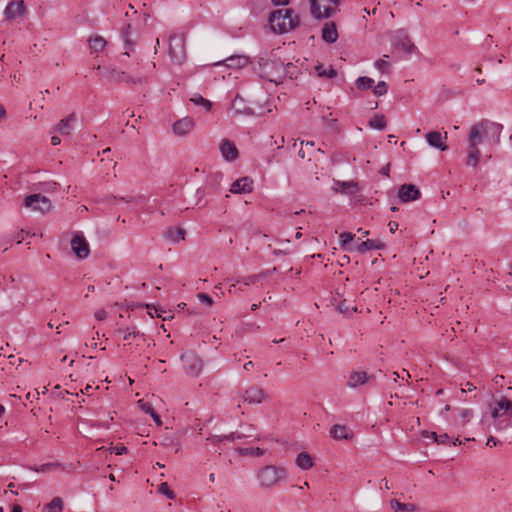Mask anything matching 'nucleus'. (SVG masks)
Segmentation results:
<instances>
[{
  "label": "nucleus",
  "mask_w": 512,
  "mask_h": 512,
  "mask_svg": "<svg viewBox=\"0 0 512 512\" xmlns=\"http://www.w3.org/2000/svg\"><path fill=\"white\" fill-rule=\"evenodd\" d=\"M502 129V125L490 121H481L470 128L465 161L467 166L475 168L479 164L480 145L495 146L499 144Z\"/></svg>",
  "instance_id": "nucleus-1"
},
{
  "label": "nucleus",
  "mask_w": 512,
  "mask_h": 512,
  "mask_svg": "<svg viewBox=\"0 0 512 512\" xmlns=\"http://www.w3.org/2000/svg\"><path fill=\"white\" fill-rule=\"evenodd\" d=\"M258 486L263 490L275 488L287 478L286 469L276 465H266L255 472Z\"/></svg>",
  "instance_id": "nucleus-2"
},
{
  "label": "nucleus",
  "mask_w": 512,
  "mask_h": 512,
  "mask_svg": "<svg viewBox=\"0 0 512 512\" xmlns=\"http://www.w3.org/2000/svg\"><path fill=\"white\" fill-rule=\"evenodd\" d=\"M271 28L276 33H286L299 25V17L291 9H279L269 17Z\"/></svg>",
  "instance_id": "nucleus-3"
},
{
  "label": "nucleus",
  "mask_w": 512,
  "mask_h": 512,
  "mask_svg": "<svg viewBox=\"0 0 512 512\" xmlns=\"http://www.w3.org/2000/svg\"><path fill=\"white\" fill-rule=\"evenodd\" d=\"M96 69L102 72V76L108 83L142 84L147 81V76L140 71L133 76L112 67L102 68L98 65Z\"/></svg>",
  "instance_id": "nucleus-4"
},
{
  "label": "nucleus",
  "mask_w": 512,
  "mask_h": 512,
  "mask_svg": "<svg viewBox=\"0 0 512 512\" xmlns=\"http://www.w3.org/2000/svg\"><path fill=\"white\" fill-rule=\"evenodd\" d=\"M287 72L284 63L279 59L260 58L259 60V74L270 82L280 83L286 77Z\"/></svg>",
  "instance_id": "nucleus-5"
},
{
  "label": "nucleus",
  "mask_w": 512,
  "mask_h": 512,
  "mask_svg": "<svg viewBox=\"0 0 512 512\" xmlns=\"http://www.w3.org/2000/svg\"><path fill=\"white\" fill-rule=\"evenodd\" d=\"M492 418L497 430L512 427V401L506 397H501L496 401L492 411Z\"/></svg>",
  "instance_id": "nucleus-6"
},
{
  "label": "nucleus",
  "mask_w": 512,
  "mask_h": 512,
  "mask_svg": "<svg viewBox=\"0 0 512 512\" xmlns=\"http://www.w3.org/2000/svg\"><path fill=\"white\" fill-rule=\"evenodd\" d=\"M339 0H310L311 14L316 19L329 18L335 13V8L331 5H337Z\"/></svg>",
  "instance_id": "nucleus-7"
},
{
  "label": "nucleus",
  "mask_w": 512,
  "mask_h": 512,
  "mask_svg": "<svg viewBox=\"0 0 512 512\" xmlns=\"http://www.w3.org/2000/svg\"><path fill=\"white\" fill-rule=\"evenodd\" d=\"M169 56L176 64H181L186 58L184 38L181 35H172L169 39Z\"/></svg>",
  "instance_id": "nucleus-8"
},
{
  "label": "nucleus",
  "mask_w": 512,
  "mask_h": 512,
  "mask_svg": "<svg viewBox=\"0 0 512 512\" xmlns=\"http://www.w3.org/2000/svg\"><path fill=\"white\" fill-rule=\"evenodd\" d=\"M24 205L32 211L47 213L52 208L51 201L42 194H31L24 199Z\"/></svg>",
  "instance_id": "nucleus-9"
},
{
  "label": "nucleus",
  "mask_w": 512,
  "mask_h": 512,
  "mask_svg": "<svg viewBox=\"0 0 512 512\" xmlns=\"http://www.w3.org/2000/svg\"><path fill=\"white\" fill-rule=\"evenodd\" d=\"M185 371L192 376H196L202 369L201 360L193 353L187 352L181 355Z\"/></svg>",
  "instance_id": "nucleus-10"
},
{
  "label": "nucleus",
  "mask_w": 512,
  "mask_h": 512,
  "mask_svg": "<svg viewBox=\"0 0 512 512\" xmlns=\"http://www.w3.org/2000/svg\"><path fill=\"white\" fill-rule=\"evenodd\" d=\"M394 45L397 49L405 53H412L416 49L414 43L405 30L396 31Z\"/></svg>",
  "instance_id": "nucleus-11"
},
{
  "label": "nucleus",
  "mask_w": 512,
  "mask_h": 512,
  "mask_svg": "<svg viewBox=\"0 0 512 512\" xmlns=\"http://www.w3.org/2000/svg\"><path fill=\"white\" fill-rule=\"evenodd\" d=\"M420 196V190L414 184H403L399 187L398 198L402 203L416 201Z\"/></svg>",
  "instance_id": "nucleus-12"
},
{
  "label": "nucleus",
  "mask_w": 512,
  "mask_h": 512,
  "mask_svg": "<svg viewBox=\"0 0 512 512\" xmlns=\"http://www.w3.org/2000/svg\"><path fill=\"white\" fill-rule=\"evenodd\" d=\"M269 398L268 394L257 386L245 390L243 401L249 404H261Z\"/></svg>",
  "instance_id": "nucleus-13"
},
{
  "label": "nucleus",
  "mask_w": 512,
  "mask_h": 512,
  "mask_svg": "<svg viewBox=\"0 0 512 512\" xmlns=\"http://www.w3.org/2000/svg\"><path fill=\"white\" fill-rule=\"evenodd\" d=\"M71 249L79 259L87 258L90 252L88 242L81 235H75L71 239Z\"/></svg>",
  "instance_id": "nucleus-14"
},
{
  "label": "nucleus",
  "mask_w": 512,
  "mask_h": 512,
  "mask_svg": "<svg viewBox=\"0 0 512 512\" xmlns=\"http://www.w3.org/2000/svg\"><path fill=\"white\" fill-rule=\"evenodd\" d=\"M447 137V132H444V134H442L439 131H430L425 135L428 144L433 148L440 149L441 151H445L448 149V146L445 143Z\"/></svg>",
  "instance_id": "nucleus-15"
},
{
  "label": "nucleus",
  "mask_w": 512,
  "mask_h": 512,
  "mask_svg": "<svg viewBox=\"0 0 512 512\" xmlns=\"http://www.w3.org/2000/svg\"><path fill=\"white\" fill-rule=\"evenodd\" d=\"M26 6L23 0H15L8 3L5 8V16L8 20H14L26 13Z\"/></svg>",
  "instance_id": "nucleus-16"
},
{
  "label": "nucleus",
  "mask_w": 512,
  "mask_h": 512,
  "mask_svg": "<svg viewBox=\"0 0 512 512\" xmlns=\"http://www.w3.org/2000/svg\"><path fill=\"white\" fill-rule=\"evenodd\" d=\"M253 190V180L244 176L237 179L235 182L231 184L230 192L233 194H246L251 193Z\"/></svg>",
  "instance_id": "nucleus-17"
},
{
  "label": "nucleus",
  "mask_w": 512,
  "mask_h": 512,
  "mask_svg": "<svg viewBox=\"0 0 512 512\" xmlns=\"http://www.w3.org/2000/svg\"><path fill=\"white\" fill-rule=\"evenodd\" d=\"M124 332V346H132L133 344H135L136 347H139L142 343L146 341L145 335L142 334L135 327L127 328Z\"/></svg>",
  "instance_id": "nucleus-18"
},
{
  "label": "nucleus",
  "mask_w": 512,
  "mask_h": 512,
  "mask_svg": "<svg viewBox=\"0 0 512 512\" xmlns=\"http://www.w3.org/2000/svg\"><path fill=\"white\" fill-rule=\"evenodd\" d=\"M222 180V174L221 172H217L215 174H211L206 182V185L203 188H199L197 190V194L200 195V197H203L207 194H210L216 190L218 186H220Z\"/></svg>",
  "instance_id": "nucleus-19"
},
{
  "label": "nucleus",
  "mask_w": 512,
  "mask_h": 512,
  "mask_svg": "<svg viewBox=\"0 0 512 512\" xmlns=\"http://www.w3.org/2000/svg\"><path fill=\"white\" fill-rule=\"evenodd\" d=\"M194 127V121L190 117H184L173 124L175 134L184 136L188 134Z\"/></svg>",
  "instance_id": "nucleus-20"
},
{
  "label": "nucleus",
  "mask_w": 512,
  "mask_h": 512,
  "mask_svg": "<svg viewBox=\"0 0 512 512\" xmlns=\"http://www.w3.org/2000/svg\"><path fill=\"white\" fill-rule=\"evenodd\" d=\"M231 110L236 115H253L254 111L246 104V101L236 96L231 104Z\"/></svg>",
  "instance_id": "nucleus-21"
},
{
  "label": "nucleus",
  "mask_w": 512,
  "mask_h": 512,
  "mask_svg": "<svg viewBox=\"0 0 512 512\" xmlns=\"http://www.w3.org/2000/svg\"><path fill=\"white\" fill-rule=\"evenodd\" d=\"M249 63L248 57L245 55H232L226 57V69H242L245 68Z\"/></svg>",
  "instance_id": "nucleus-22"
},
{
  "label": "nucleus",
  "mask_w": 512,
  "mask_h": 512,
  "mask_svg": "<svg viewBox=\"0 0 512 512\" xmlns=\"http://www.w3.org/2000/svg\"><path fill=\"white\" fill-rule=\"evenodd\" d=\"M330 436L335 440H349L353 433L345 425L335 424L330 429Z\"/></svg>",
  "instance_id": "nucleus-23"
},
{
  "label": "nucleus",
  "mask_w": 512,
  "mask_h": 512,
  "mask_svg": "<svg viewBox=\"0 0 512 512\" xmlns=\"http://www.w3.org/2000/svg\"><path fill=\"white\" fill-rule=\"evenodd\" d=\"M322 39L327 43H334L338 39V32L334 22H327L322 28Z\"/></svg>",
  "instance_id": "nucleus-24"
},
{
  "label": "nucleus",
  "mask_w": 512,
  "mask_h": 512,
  "mask_svg": "<svg viewBox=\"0 0 512 512\" xmlns=\"http://www.w3.org/2000/svg\"><path fill=\"white\" fill-rule=\"evenodd\" d=\"M390 509L394 512H419V507L414 503H401L396 499L389 502Z\"/></svg>",
  "instance_id": "nucleus-25"
},
{
  "label": "nucleus",
  "mask_w": 512,
  "mask_h": 512,
  "mask_svg": "<svg viewBox=\"0 0 512 512\" xmlns=\"http://www.w3.org/2000/svg\"><path fill=\"white\" fill-rule=\"evenodd\" d=\"M76 121V115L74 113L70 114L66 118L62 119L57 126L55 127V131L60 133L61 135H68L71 132V124Z\"/></svg>",
  "instance_id": "nucleus-26"
},
{
  "label": "nucleus",
  "mask_w": 512,
  "mask_h": 512,
  "mask_svg": "<svg viewBox=\"0 0 512 512\" xmlns=\"http://www.w3.org/2000/svg\"><path fill=\"white\" fill-rule=\"evenodd\" d=\"M368 375L364 371H354L350 374L347 385L351 388H356L359 385H363L367 382Z\"/></svg>",
  "instance_id": "nucleus-27"
},
{
  "label": "nucleus",
  "mask_w": 512,
  "mask_h": 512,
  "mask_svg": "<svg viewBox=\"0 0 512 512\" xmlns=\"http://www.w3.org/2000/svg\"><path fill=\"white\" fill-rule=\"evenodd\" d=\"M88 43L92 53H99L103 51L107 44L106 40L99 35L91 36Z\"/></svg>",
  "instance_id": "nucleus-28"
},
{
  "label": "nucleus",
  "mask_w": 512,
  "mask_h": 512,
  "mask_svg": "<svg viewBox=\"0 0 512 512\" xmlns=\"http://www.w3.org/2000/svg\"><path fill=\"white\" fill-rule=\"evenodd\" d=\"M384 247V244L381 241L378 240H371L368 239L361 244H359L356 248V250L360 253H364L368 250L372 249H382Z\"/></svg>",
  "instance_id": "nucleus-29"
},
{
  "label": "nucleus",
  "mask_w": 512,
  "mask_h": 512,
  "mask_svg": "<svg viewBox=\"0 0 512 512\" xmlns=\"http://www.w3.org/2000/svg\"><path fill=\"white\" fill-rule=\"evenodd\" d=\"M186 231L182 228H169L165 237L174 243L185 239Z\"/></svg>",
  "instance_id": "nucleus-30"
},
{
  "label": "nucleus",
  "mask_w": 512,
  "mask_h": 512,
  "mask_svg": "<svg viewBox=\"0 0 512 512\" xmlns=\"http://www.w3.org/2000/svg\"><path fill=\"white\" fill-rule=\"evenodd\" d=\"M296 464L303 470H308L313 466V460L308 453L301 452L296 458Z\"/></svg>",
  "instance_id": "nucleus-31"
},
{
  "label": "nucleus",
  "mask_w": 512,
  "mask_h": 512,
  "mask_svg": "<svg viewBox=\"0 0 512 512\" xmlns=\"http://www.w3.org/2000/svg\"><path fill=\"white\" fill-rule=\"evenodd\" d=\"M236 451L243 456H254L260 457L266 454L267 449L260 447H251V448H237Z\"/></svg>",
  "instance_id": "nucleus-32"
},
{
  "label": "nucleus",
  "mask_w": 512,
  "mask_h": 512,
  "mask_svg": "<svg viewBox=\"0 0 512 512\" xmlns=\"http://www.w3.org/2000/svg\"><path fill=\"white\" fill-rule=\"evenodd\" d=\"M315 71L319 77L334 78L337 76V71L332 66L325 68L323 65L319 64L315 66Z\"/></svg>",
  "instance_id": "nucleus-33"
},
{
  "label": "nucleus",
  "mask_w": 512,
  "mask_h": 512,
  "mask_svg": "<svg viewBox=\"0 0 512 512\" xmlns=\"http://www.w3.org/2000/svg\"><path fill=\"white\" fill-rule=\"evenodd\" d=\"M63 500L60 497H54L52 501L44 508L47 512H60L63 509Z\"/></svg>",
  "instance_id": "nucleus-34"
},
{
  "label": "nucleus",
  "mask_w": 512,
  "mask_h": 512,
  "mask_svg": "<svg viewBox=\"0 0 512 512\" xmlns=\"http://www.w3.org/2000/svg\"><path fill=\"white\" fill-rule=\"evenodd\" d=\"M368 125L377 130H384L386 127V120L384 115H375L368 123Z\"/></svg>",
  "instance_id": "nucleus-35"
},
{
  "label": "nucleus",
  "mask_w": 512,
  "mask_h": 512,
  "mask_svg": "<svg viewBox=\"0 0 512 512\" xmlns=\"http://www.w3.org/2000/svg\"><path fill=\"white\" fill-rule=\"evenodd\" d=\"M374 80L372 78L362 76L356 80V86L360 90H367L373 87Z\"/></svg>",
  "instance_id": "nucleus-36"
},
{
  "label": "nucleus",
  "mask_w": 512,
  "mask_h": 512,
  "mask_svg": "<svg viewBox=\"0 0 512 512\" xmlns=\"http://www.w3.org/2000/svg\"><path fill=\"white\" fill-rule=\"evenodd\" d=\"M459 416L461 418L460 425H466L473 418V410L469 408L458 409Z\"/></svg>",
  "instance_id": "nucleus-37"
},
{
  "label": "nucleus",
  "mask_w": 512,
  "mask_h": 512,
  "mask_svg": "<svg viewBox=\"0 0 512 512\" xmlns=\"http://www.w3.org/2000/svg\"><path fill=\"white\" fill-rule=\"evenodd\" d=\"M238 157V150L236 148V146L226 140V161H233L235 159H237Z\"/></svg>",
  "instance_id": "nucleus-38"
},
{
  "label": "nucleus",
  "mask_w": 512,
  "mask_h": 512,
  "mask_svg": "<svg viewBox=\"0 0 512 512\" xmlns=\"http://www.w3.org/2000/svg\"><path fill=\"white\" fill-rule=\"evenodd\" d=\"M423 436L432 438L438 444H445L449 440V436L446 433L438 436L435 432L424 431Z\"/></svg>",
  "instance_id": "nucleus-39"
},
{
  "label": "nucleus",
  "mask_w": 512,
  "mask_h": 512,
  "mask_svg": "<svg viewBox=\"0 0 512 512\" xmlns=\"http://www.w3.org/2000/svg\"><path fill=\"white\" fill-rule=\"evenodd\" d=\"M301 145L304 147H301V149L298 152V155L301 158H305L307 156H310L313 154V148H314V142L313 141H307V142H301Z\"/></svg>",
  "instance_id": "nucleus-40"
},
{
  "label": "nucleus",
  "mask_w": 512,
  "mask_h": 512,
  "mask_svg": "<svg viewBox=\"0 0 512 512\" xmlns=\"http://www.w3.org/2000/svg\"><path fill=\"white\" fill-rule=\"evenodd\" d=\"M130 28H131V26L127 25L126 28H124L122 30V37L125 40V49L128 50V51H126V52H124L122 54L123 56H129L130 55L129 51L132 50L133 43H132L131 39L129 38V30H130Z\"/></svg>",
  "instance_id": "nucleus-41"
},
{
  "label": "nucleus",
  "mask_w": 512,
  "mask_h": 512,
  "mask_svg": "<svg viewBox=\"0 0 512 512\" xmlns=\"http://www.w3.org/2000/svg\"><path fill=\"white\" fill-rule=\"evenodd\" d=\"M190 100H191V102H193L196 105L203 106L206 111H209L212 107V103L209 100L203 98L199 94H195Z\"/></svg>",
  "instance_id": "nucleus-42"
},
{
  "label": "nucleus",
  "mask_w": 512,
  "mask_h": 512,
  "mask_svg": "<svg viewBox=\"0 0 512 512\" xmlns=\"http://www.w3.org/2000/svg\"><path fill=\"white\" fill-rule=\"evenodd\" d=\"M337 185L341 187V192L344 193H354L358 189L354 182H338Z\"/></svg>",
  "instance_id": "nucleus-43"
},
{
  "label": "nucleus",
  "mask_w": 512,
  "mask_h": 512,
  "mask_svg": "<svg viewBox=\"0 0 512 512\" xmlns=\"http://www.w3.org/2000/svg\"><path fill=\"white\" fill-rule=\"evenodd\" d=\"M388 91V85L385 81H380L373 87V93L375 96H383Z\"/></svg>",
  "instance_id": "nucleus-44"
},
{
  "label": "nucleus",
  "mask_w": 512,
  "mask_h": 512,
  "mask_svg": "<svg viewBox=\"0 0 512 512\" xmlns=\"http://www.w3.org/2000/svg\"><path fill=\"white\" fill-rule=\"evenodd\" d=\"M158 491L169 499L175 498V493L170 489L168 483L166 482H163L159 485Z\"/></svg>",
  "instance_id": "nucleus-45"
},
{
  "label": "nucleus",
  "mask_w": 512,
  "mask_h": 512,
  "mask_svg": "<svg viewBox=\"0 0 512 512\" xmlns=\"http://www.w3.org/2000/svg\"><path fill=\"white\" fill-rule=\"evenodd\" d=\"M354 234L350 233V232H343L340 234V239H341V248L342 249H347V245L353 241L354 239Z\"/></svg>",
  "instance_id": "nucleus-46"
},
{
  "label": "nucleus",
  "mask_w": 512,
  "mask_h": 512,
  "mask_svg": "<svg viewBox=\"0 0 512 512\" xmlns=\"http://www.w3.org/2000/svg\"><path fill=\"white\" fill-rule=\"evenodd\" d=\"M59 188V184L54 181L42 183V190L45 192H55Z\"/></svg>",
  "instance_id": "nucleus-47"
},
{
  "label": "nucleus",
  "mask_w": 512,
  "mask_h": 512,
  "mask_svg": "<svg viewBox=\"0 0 512 512\" xmlns=\"http://www.w3.org/2000/svg\"><path fill=\"white\" fill-rule=\"evenodd\" d=\"M58 466H60V464L57 463V462H55V463H46V464L40 465V466L32 468V469L34 471H36V472H47V471L51 470L52 468H55V467H58Z\"/></svg>",
  "instance_id": "nucleus-48"
},
{
  "label": "nucleus",
  "mask_w": 512,
  "mask_h": 512,
  "mask_svg": "<svg viewBox=\"0 0 512 512\" xmlns=\"http://www.w3.org/2000/svg\"><path fill=\"white\" fill-rule=\"evenodd\" d=\"M138 404H139L141 410L144 411L145 413L150 414V415H153L155 413V410L150 403L144 402L143 400H139Z\"/></svg>",
  "instance_id": "nucleus-49"
},
{
  "label": "nucleus",
  "mask_w": 512,
  "mask_h": 512,
  "mask_svg": "<svg viewBox=\"0 0 512 512\" xmlns=\"http://www.w3.org/2000/svg\"><path fill=\"white\" fill-rule=\"evenodd\" d=\"M199 301L203 304H206L208 306H211L213 304V299L210 295L206 294V293H199L197 295Z\"/></svg>",
  "instance_id": "nucleus-50"
},
{
  "label": "nucleus",
  "mask_w": 512,
  "mask_h": 512,
  "mask_svg": "<svg viewBox=\"0 0 512 512\" xmlns=\"http://www.w3.org/2000/svg\"><path fill=\"white\" fill-rule=\"evenodd\" d=\"M374 65H375V67H376L378 70H380V71H382V72H384V71H385L387 68H389V66H390L389 62H387V61H386V60H384V59H379V60H377V61L375 62V64H374Z\"/></svg>",
  "instance_id": "nucleus-51"
},
{
  "label": "nucleus",
  "mask_w": 512,
  "mask_h": 512,
  "mask_svg": "<svg viewBox=\"0 0 512 512\" xmlns=\"http://www.w3.org/2000/svg\"><path fill=\"white\" fill-rule=\"evenodd\" d=\"M110 452L114 453L116 455H122V454H125L127 452V448L125 446H123V445L114 446V447L110 448Z\"/></svg>",
  "instance_id": "nucleus-52"
},
{
  "label": "nucleus",
  "mask_w": 512,
  "mask_h": 512,
  "mask_svg": "<svg viewBox=\"0 0 512 512\" xmlns=\"http://www.w3.org/2000/svg\"><path fill=\"white\" fill-rule=\"evenodd\" d=\"M118 200H120V201H125V202H129V201H130V200H127V199H125V198H123V197H122V198H120V199H118L117 197L110 195V196H106V197H105V198H103V199H99V200H98V202H107V203H112V202H116V201H118Z\"/></svg>",
  "instance_id": "nucleus-53"
},
{
  "label": "nucleus",
  "mask_w": 512,
  "mask_h": 512,
  "mask_svg": "<svg viewBox=\"0 0 512 512\" xmlns=\"http://www.w3.org/2000/svg\"><path fill=\"white\" fill-rule=\"evenodd\" d=\"M248 434L240 433V432H232L230 435H226V441L241 439L243 437H248Z\"/></svg>",
  "instance_id": "nucleus-54"
},
{
  "label": "nucleus",
  "mask_w": 512,
  "mask_h": 512,
  "mask_svg": "<svg viewBox=\"0 0 512 512\" xmlns=\"http://www.w3.org/2000/svg\"><path fill=\"white\" fill-rule=\"evenodd\" d=\"M98 321H103L107 317V312L104 309H99L94 314Z\"/></svg>",
  "instance_id": "nucleus-55"
},
{
  "label": "nucleus",
  "mask_w": 512,
  "mask_h": 512,
  "mask_svg": "<svg viewBox=\"0 0 512 512\" xmlns=\"http://www.w3.org/2000/svg\"><path fill=\"white\" fill-rule=\"evenodd\" d=\"M475 389H476V387L473 385V383L466 382L465 384H463V387L461 388V393L464 394L467 391H473Z\"/></svg>",
  "instance_id": "nucleus-56"
},
{
  "label": "nucleus",
  "mask_w": 512,
  "mask_h": 512,
  "mask_svg": "<svg viewBox=\"0 0 512 512\" xmlns=\"http://www.w3.org/2000/svg\"><path fill=\"white\" fill-rule=\"evenodd\" d=\"M222 437L221 436H212L207 438V445L213 444L216 445V443L221 442Z\"/></svg>",
  "instance_id": "nucleus-57"
},
{
  "label": "nucleus",
  "mask_w": 512,
  "mask_h": 512,
  "mask_svg": "<svg viewBox=\"0 0 512 512\" xmlns=\"http://www.w3.org/2000/svg\"><path fill=\"white\" fill-rule=\"evenodd\" d=\"M285 68H287L288 72L286 73V76H288L289 78H292L293 77V74H294V70L295 67L292 63H288L287 65H284Z\"/></svg>",
  "instance_id": "nucleus-58"
},
{
  "label": "nucleus",
  "mask_w": 512,
  "mask_h": 512,
  "mask_svg": "<svg viewBox=\"0 0 512 512\" xmlns=\"http://www.w3.org/2000/svg\"><path fill=\"white\" fill-rule=\"evenodd\" d=\"M497 444H498V440H497L495 437H492V436H491V437H489V438L487 439L486 445H487L488 447H494V446H496Z\"/></svg>",
  "instance_id": "nucleus-59"
},
{
  "label": "nucleus",
  "mask_w": 512,
  "mask_h": 512,
  "mask_svg": "<svg viewBox=\"0 0 512 512\" xmlns=\"http://www.w3.org/2000/svg\"><path fill=\"white\" fill-rule=\"evenodd\" d=\"M338 310L341 313H347L349 311V307L346 305L345 301L339 303Z\"/></svg>",
  "instance_id": "nucleus-60"
},
{
  "label": "nucleus",
  "mask_w": 512,
  "mask_h": 512,
  "mask_svg": "<svg viewBox=\"0 0 512 512\" xmlns=\"http://www.w3.org/2000/svg\"><path fill=\"white\" fill-rule=\"evenodd\" d=\"M388 227H389L390 232H391V233H394V232L398 229L399 225H398V223H397V222H395V221H390V222L388 223Z\"/></svg>",
  "instance_id": "nucleus-61"
},
{
  "label": "nucleus",
  "mask_w": 512,
  "mask_h": 512,
  "mask_svg": "<svg viewBox=\"0 0 512 512\" xmlns=\"http://www.w3.org/2000/svg\"><path fill=\"white\" fill-rule=\"evenodd\" d=\"M151 417L153 418V420L155 421V423L158 425V426H161L162 425V421L160 419V416L155 412L153 415H151Z\"/></svg>",
  "instance_id": "nucleus-62"
},
{
  "label": "nucleus",
  "mask_w": 512,
  "mask_h": 512,
  "mask_svg": "<svg viewBox=\"0 0 512 512\" xmlns=\"http://www.w3.org/2000/svg\"><path fill=\"white\" fill-rule=\"evenodd\" d=\"M272 2L275 5L280 6V5H287L289 3V0H272Z\"/></svg>",
  "instance_id": "nucleus-63"
},
{
  "label": "nucleus",
  "mask_w": 512,
  "mask_h": 512,
  "mask_svg": "<svg viewBox=\"0 0 512 512\" xmlns=\"http://www.w3.org/2000/svg\"><path fill=\"white\" fill-rule=\"evenodd\" d=\"M61 143V140L58 136H53L51 138V144L56 146V145H59Z\"/></svg>",
  "instance_id": "nucleus-64"
}]
</instances>
